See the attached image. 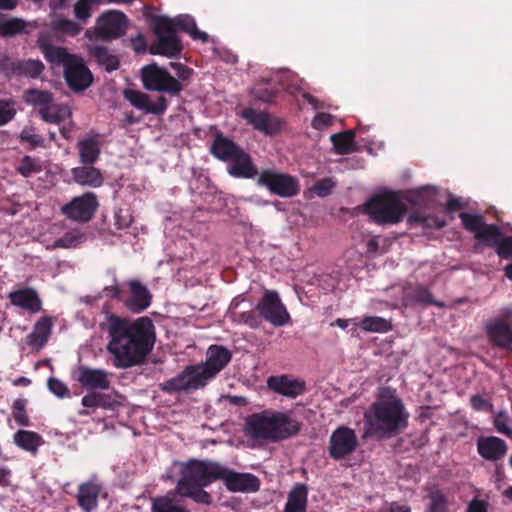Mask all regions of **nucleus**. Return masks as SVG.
Segmentation results:
<instances>
[{"label": "nucleus", "instance_id": "9b49d317", "mask_svg": "<svg viewBox=\"0 0 512 512\" xmlns=\"http://www.w3.org/2000/svg\"><path fill=\"white\" fill-rule=\"evenodd\" d=\"M142 82L146 89L175 94L179 92V82L165 69L156 64H149L142 68Z\"/></svg>", "mask_w": 512, "mask_h": 512}, {"label": "nucleus", "instance_id": "f8f14e48", "mask_svg": "<svg viewBox=\"0 0 512 512\" xmlns=\"http://www.w3.org/2000/svg\"><path fill=\"white\" fill-rule=\"evenodd\" d=\"M358 446V438L353 429L347 426L336 428L329 439V455L339 461L351 455Z\"/></svg>", "mask_w": 512, "mask_h": 512}, {"label": "nucleus", "instance_id": "5fc2aeb1", "mask_svg": "<svg viewBox=\"0 0 512 512\" xmlns=\"http://www.w3.org/2000/svg\"><path fill=\"white\" fill-rule=\"evenodd\" d=\"M510 418L506 412H499L494 418V426L497 431L512 439V428L508 423Z\"/></svg>", "mask_w": 512, "mask_h": 512}, {"label": "nucleus", "instance_id": "f03ea898", "mask_svg": "<svg viewBox=\"0 0 512 512\" xmlns=\"http://www.w3.org/2000/svg\"><path fill=\"white\" fill-rule=\"evenodd\" d=\"M408 417L400 398L376 401L364 414L366 434L379 440L392 438L408 426Z\"/></svg>", "mask_w": 512, "mask_h": 512}, {"label": "nucleus", "instance_id": "7c9ffc66", "mask_svg": "<svg viewBox=\"0 0 512 512\" xmlns=\"http://www.w3.org/2000/svg\"><path fill=\"white\" fill-rule=\"evenodd\" d=\"M52 325L53 321L51 317L45 316L39 319L32 333L28 336V344L36 349L42 348L51 335Z\"/></svg>", "mask_w": 512, "mask_h": 512}, {"label": "nucleus", "instance_id": "0eeeda50", "mask_svg": "<svg viewBox=\"0 0 512 512\" xmlns=\"http://www.w3.org/2000/svg\"><path fill=\"white\" fill-rule=\"evenodd\" d=\"M459 218L464 229L473 233L474 238L478 241L475 248L479 245L497 248L502 233L496 224H487L481 214L461 212Z\"/></svg>", "mask_w": 512, "mask_h": 512}, {"label": "nucleus", "instance_id": "79ce46f5", "mask_svg": "<svg viewBox=\"0 0 512 512\" xmlns=\"http://www.w3.org/2000/svg\"><path fill=\"white\" fill-rule=\"evenodd\" d=\"M229 316L233 322L247 325L250 328H257L261 324L259 312L257 313L254 310L238 313L233 311L232 307H230Z\"/></svg>", "mask_w": 512, "mask_h": 512}, {"label": "nucleus", "instance_id": "f3484780", "mask_svg": "<svg viewBox=\"0 0 512 512\" xmlns=\"http://www.w3.org/2000/svg\"><path fill=\"white\" fill-rule=\"evenodd\" d=\"M211 471L209 461L194 459V502L202 504L211 503V495L203 490L204 486H208L216 481Z\"/></svg>", "mask_w": 512, "mask_h": 512}, {"label": "nucleus", "instance_id": "2f4dec72", "mask_svg": "<svg viewBox=\"0 0 512 512\" xmlns=\"http://www.w3.org/2000/svg\"><path fill=\"white\" fill-rule=\"evenodd\" d=\"M240 149L241 147L235 142L221 134L216 135L210 148L211 153L223 162H226V159L231 156H235V153H239Z\"/></svg>", "mask_w": 512, "mask_h": 512}, {"label": "nucleus", "instance_id": "603ef678", "mask_svg": "<svg viewBox=\"0 0 512 512\" xmlns=\"http://www.w3.org/2000/svg\"><path fill=\"white\" fill-rule=\"evenodd\" d=\"M132 221L133 217L130 208L121 207L115 211L114 226L118 231H122L129 228Z\"/></svg>", "mask_w": 512, "mask_h": 512}, {"label": "nucleus", "instance_id": "13d9d810", "mask_svg": "<svg viewBox=\"0 0 512 512\" xmlns=\"http://www.w3.org/2000/svg\"><path fill=\"white\" fill-rule=\"evenodd\" d=\"M20 139L32 147L43 146L44 143L43 138L36 134L33 128H24L20 133Z\"/></svg>", "mask_w": 512, "mask_h": 512}, {"label": "nucleus", "instance_id": "680f3d73", "mask_svg": "<svg viewBox=\"0 0 512 512\" xmlns=\"http://www.w3.org/2000/svg\"><path fill=\"white\" fill-rule=\"evenodd\" d=\"M334 117L331 114L320 112L312 120V127L316 130H324L333 124Z\"/></svg>", "mask_w": 512, "mask_h": 512}, {"label": "nucleus", "instance_id": "338daca9", "mask_svg": "<svg viewBox=\"0 0 512 512\" xmlns=\"http://www.w3.org/2000/svg\"><path fill=\"white\" fill-rule=\"evenodd\" d=\"M488 502L474 498L467 506L466 512H488Z\"/></svg>", "mask_w": 512, "mask_h": 512}, {"label": "nucleus", "instance_id": "0e129e2a", "mask_svg": "<svg viewBox=\"0 0 512 512\" xmlns=\"http://www.w3.org/2000/svg\"><path fill=\"white\" fill-rule=\"evenodd\" d=\"M193 37H194V41L196 40H199L201 41L202 43H210L211 44V52H212V55H216V41L214 39H210V36L204 32V31H201L196 23L194 22V30H193Z\"/></svg>", "mask_w": 512, "mask_h": 512}, {"label": "nucleus", "instance_id": "cd10ccee", "mask_svg": "<svg viewBox=\"0 0 512 512\" xmlns=\"http://www.w3.org/2000/svg\"><path fill=\"white\" fill-rule=\"evenodd\" d=\"M71 175L74 182L80 186L97 188L103 183L100 170L91 165L84 164V166L75 167L71 170Z\"/></svg>", "mask_w": 512, "mask_h": 512}, {"label": "nucleus", "instance_id": "c03bdc74", "mask_svg": "<svg viewBox=\"0 0 512 512\" xmlns=\"http://www.w3.org/2000/svg\"><path fill=\"white\" fill-rule=\"evenodd\" d=\"M192 384V366H187L183 374L173 378L163 385V389L168 391L185 390Z\"/></svg>", "mask_w": 512, "mask_h": 512}, {"label": "nucleus", "instance_id": "4d7b16f0", "mask_svg": "<svg viewBox=\"0 0 512 512\" xmlns=\"http://www.w3.org/2000/svg\"><path fill=\"white\" fill-rule=\"evenodd\" d=\"M495 251L501 259L512 260V236L501 237Z\"/></svg>", "mask_w": 512, "mask_h": 512}, {"label": "nucleus", "instance_id": "69168bd1", "mask_svg": "<svg viewBox=\"0 0 512 512\" xmlns=\"http://www.w3.org/2000/svg\"><path fill=\"white\" fill-rule=\"evenodd\" d=\"M82 405L90 408L104 406L103 396L97 393H89L82 398Z\"/></svg>", "mask_w": 512, "mask_h": 512}, {"label": "nucleus", "instance_id": "aec40b11", "mask_svg": "<svg viewBox=\"0 0 512 512\" xmlns=\"http://www.w3.org/2000/svg\"><path fill=\"white\" fill-rule=\"evenodd\" d=\"M227 171L234 178L252 179L258 175V169L253 163L251 156L242 148L235 156L226 159Z\"/></svg>", "mask_w": 512, "mask_h": 512}, {"label": "nucleus", "instance_id": "a19ab883", "mask_svg": "<svg viewBox=\"0 0 512 512\" xmlns=\"http://www.w3.org/2000/svg\"><path fill=\"white\" fill-rule=\"evenodd\" d=\"M51 28L55 33L62 35L75 36L81 31V26L76 22L55 16L51 22Z\"/></svg>", "mask_w": 512, "mask_h": 512}, {"label": "nucleus", "instance_id": "a18cd8bd", "mask_svg": "<svg viewBox=\"0 0 512 512\" xmlns=\"http://www.w3.org/2000/svg\"><path fill=\"white\" fill-rule=\"evenodd\" d=\"M219 372H213L212 367L206 363L194 365V390L204 387L210 380L216 377Z\"/></svg>", "mask_w": 512, "mask_h": 512}, {"label": "nucleus", "instance_id": "c756f323", "mask_svg": "<svg viewBox=\"0 0 512 512\" xmlns=\"http://www.w3.org/2000/svg\"><path fill=\"white\" fill-rule=\"evenodd\" d=\"M308 501V487L297 483L289 492L284 512H306Z\"/></svg>", "mask_w": 512, "mask_h": 512}, {"label": "nucleus", "instance_id": "412c9836", "mask_svg": "<svg viewBox=\"0 0 512 512\" xmlns=\"http://www.w3.org/2000/svg\"><path fill=\"white\" fill-rule=\"evenodd\" d=\"M111 373L104 369L80 366L76 372V380L87 389L106 390L110 386Z\"/></svg>", "mask_w": 512, "mask_h": 512}, {"label": "nucleus", "instance_id": "e433bc0d", "mask_svg": "<svg viewBox=\"0 0 512 512\" xmlns=\"http://www.w3.org/2000/svg\"><path fill=\"white\" fill-rule=\"evenodd\" d=\"M365 332L386 333L393 329L392 323L379 316H365L357 324Z\"/></svg>", "mask_w": 512, "mask_h": 512}, {"label": "nucleus", "instance_id": "9d476101", "mask_svg": "<svg viewBox=\"0 0 512 512\" xmlns=\"http://www.w3.org/2000/svg\"><path fill=\"white\" fill-rule=\"evenodd\" d=\"M256 310L261 318L275 327H281L290 321V315L276 291H266L257 303Z\"/></svg>", "mask_w": 512, "mask_h": 512}, {"label": "nucleus", "instance_id": "4468645a", "mask_svg": "<svg viewBox=\"0 0 512 512\" xmlns=\"http://www.w3.org/2000/svg\"><path fill=\"white\" fill-rule=\"evenodd\" d=\"M126 27V16L122 12L113 10L102 14L97 19L95 32L100 38L110 40L121 37Z\"/></svg>", "mask_w": 512, "mask_h": 512}, {"label": "nucleus", "instance_id": "473e14b6", "mask_svg": "<svg viewBox=\"0 0 512 512\" xmlns=\"http://www.w3.org/2000/svg\"><path fill=\"white\" fill-rule=\"evenodd\" d=\"M230 350L221 345H211L207 351L206 364L212 367L213 372H220L231 361Z\"/></svg>", "mask_w": 512, "mask_h": 512}, {"label": "nucleus", "instance_id": "8fccbe9b", "mask_svg": "<svg viewBox=\"0 0 512 512\" xmlns=\"http://www.w3.org/2000/svg\"><path fill=\"white\" fill-rule=\"evenodd\" d=\"M437 194V190L433 186H425L417 190L410 199L414 205L428 206Z\"/></svg>", "mask_w": 512, "mask_h": 512}, {"label": "nucleus", "instance_id": "c9c22d12", "mask_svg": "<svg viewBox=\"0 0 512 512\" xmlns=\"http://www.w3.org/2000/svg\"><path fill=\"white\" fill-rule=\"evenodd\" d=\"M84 238V234L79 230H71L66 232L62 237L57 238L55 241L48 240L46 235H44L42 242L48 249L73 248L82 243Z\"/></svg>", "mask_w": 512, "mask_h": 512}, {"label": "nucleus", "instance_id": "58836bf2", "mask_svg": "<svg viewBox=\"0 0 512 512\" xmlns=\"http://www.w3.org/2000/svg\"><path fill=\"white\" fill-rule=\"evenodd\" d=\"M24 100L27 104L38 109V113L42 108H46L53 100V96L49 91L39 89H29L24 93Z\"/></svg>", "mask_w": 512, "mask_h": 512}, {"label": "nucleus", "instance_id": "a211bd4d", "mask_svg": "<svg viewBox=\"0 0 512 512\" xmlns=\"http://www.w3.org/2000/svg\"><path fill=\"white\" fill-rule=\"evenodd\" d=\"M64 75L69 86L75 91L87 89L93 81L90 70L85 66L83 59L78 56L64 69Z\"/></svg>", "mask_w": 512, "mask_h": 512}, {"label": "nucleus", "instance_id": "052dcab7", "mask_svg": "<svg viewBox=\"0 0 512 512\" xmlns=\"http://www.w3.org/2000/svg\"><path fill=\"white\" fill-rule=\"evenodd\" d=\"M334 186L335 183L330 178H323L314 184L313 191L319 197H326L331 194Z\"/></svg>", "mask_w": 512, "mask_h": 512}, {"label": "nucleus", "instance_id": "4be33fe9", "mask_svg": "<svg viewBox=\"0 0 512 512\" xmlns=\"http://www.w3.org/2000/svg\"><path fill=\"white\" fill-rule=\"evenodd\" d=\"M38 45L45 59L53 66H62L65 69L76 57L65 48L52 45L44 32L39 35Z\"/></svg>", "mask_w": 512, "mask_h": 512}, {"label": "nucleus", "instance_id": "ea45409f", "mask_svg": "<svg viewBox=\"0 0 512 512\" xmlns=\"http://www.w3.org/2000/svg\"><path fill=\"white\" fill-rule=\"evenodd\" d=\"M90 53L101 66L105 67L107 71L116 70L119 66V59L117 56L112 54L105 47L95 46L91 48Z\"/></svg>", "mask_w": 512, "mask_h": 512}, {"label": "nucleus", "instance_id": "864d4df0", "mask_svg": "<svg viewBox=\"0 0 512 512\" xmlns=\"http://www.w3.org/2000/svg\"><path fill=\"white\" fill-rule=\"evenodd\" d=\"M17 170L24 177H30L32 174L40 171V166L35 159L26 156L18 165Z\"/></svg>", "mask_w": 512, "mask_h": 512}, {"label": "nucleus", "instance_id": "2eb2a0df", "mask_svg": "<svg viewBox=\"0 0 512 512\" xmlns=\"http://www.w3.org/2000/svg\"><path fill=\"white\" fill-rule=\"evenodd\" d=\"M485 334L492 347L512 353V324L502 319H489Z\"/></svg>", "mask_w": 512, "mask_h": 512}, {"label": "nucleus", "instance_id": "49530a36", "mask_svg": "<svg viewBox=\"0 0 512 512\" xmlns=\"http://www.w3.org/2000/svg\"><path fill=\"white\" fill-rule=\"evenodd\" d=\"M102 2L112 3V0H78L74 5L76 18L85 23L91 17L92 6Z\"/></svg>", "mask_w": 512, "mask_h": 512}, {"label": "nucleus", "instance_id": "de8ad7c7", "mask_svg": "<svg viewBox=\"0 0 512 512\" xmlns=\"http://www.w3.org/2000/svg\"><path fill=\"white\" fill-rule=\"evenodd\" d=\"M430 504L427 512H447L446 495L438 488L429 493Z\"/></svg>", "mask_w": 512, "mask_h": 512}, {"label": "nucleus", "instance_id": "1a4fd4ad", "mask_svg": "<svg viewBox=\"0 0 512 512\" xmlns=\"http://www.w3.org/2000/svg\"><path fill=\"white\" fill-rule=\"evenodd\" d=\"M211 472L216 480H223L231 492H255L260 487V480L250 473H238L217 463L210 462Z\"/></svg>", "mask_w": 512, "mask_h": 512}, {"label": "nucleus", "instance_id": "6e6d98bb", "mask_svg": "<svg viewBox=\"0 0 512 512\" xmlns=\"http://www.w3.org/2000/svg\"><path fill=\"white\" fill-rule=\"evenodd\" d=\"M20 70L30 77H37L44 70V65L40 60L30 59L20 64Z\"/></svg>", "mask_w": 512, "mask_h": 512}, {"label": "nucleus", "instance_id": "393cba45", "mask_svg": "<svg viewBox=\"0 0 512 512\" xmlns=\"http://www.w3.org/2000/svg\"><path fill=\"white\" fill-rule=\"evenodd\" d=\"M130 296L125 301L126 307L132 312L139 313L148 308L151 304L149 290L139 281L132 280L128 283Z\"/></svg>", "mask_w": 512, "mask_h": 512}, {"label": "nucleus", "instance_id": "b1692460", "mask_svg": "<svg viewBox=\"0 0 512 512\" xmlns=\"http://www.w3.org/2000/svg\"><path fill=\"white\" fill-rule=\"evenodd\" d=\"M124 95L134 107L145 113L162 114L167 108V101L163 96H159L156 101H151L146 94L136 90H126Z\"/></svg>", "mask_w": 512, "mask_h": 512}, {"label": "nucleus", "instance_id": "5701e85b", "mask_svg": "<svg viewBox=\"0 0 512 512\" xmlns=\"http://www.w3.org/2000/svg\"><path fill=\"white\" fill-rule=\"evenodd\" d=\"M102 493V484L92 477L78 487L77 502L84 512H92L98 506V498Z\"/></svg>", "mask_w": 512, "mask_h": 512}, {"label": "nucleus", "instance_id": "dca6fc26", "mask_svg": "<svg viewBox=\"0 0 512 512\" xmlns=\"http://www.w3.org/2000/svg\"><path fill=\"white\" fill-rule=\"evenodd\" d=\"M241 115L255 130L265 135H275L282 129V120L267 112L246 108L242 111Z\"/></svg>", "mask_w": 512, "mask_h": 512}, {"label": "nucleus", "instance_id": "4c0bfd02", "mask_svg": "<svg viewBox=\"0 0 512 512\" xmlns=\"http://www.w3.org/2000/svg\"><path fill=\"white\" fill-rule=\"evenodd\" d=\"M14 443L29 452H36L42 442V438L39 434L27 431L19 430L14 434Z\"/></svg>", "mask_w": 512, "mask_h": 512}, {"label": "nucleus", "instance_id": "a878e982", "mask_svg": "<svg viewBox=\"0 0 512 512\" xmlns=\"http://www.w3.org/2000/svg\"><path fill=\"white\" fill-rule=\"evenodd\" d=\"M478 453L486 460H500L507 451L506 442L498 437L480 438L477 442Z\"/></svg>", "mask_w": 512, "mask_h": 512}, {"label": "nucleus", "instance_id": "ddd939ff", "mask_svg": "<svg viewBox=\"0 0 512 512\" xmlns=\"http://www.w3.org/2000/svg\"><path fill=\"white\" fill-rule=\"evenodd\" d=\"M98 207V200L94 193L87 192L74 197L62 207V212L70 219L79 222L89 221Z\"/></svg>", "mask_w": 512, "mask_h": 512}, {"label": "nucleus", "instance_id": "e2e57ef3", "mask_svg": "<svg viewBox=\"0 0 512 512\" xmlns=\"http://www.w3.org/2000/svg\"><path fill=\"white\" fill-rule=\"evenodd\" d=\"M48 388L55 396L63 398L69 395L67 386L57 378H49Z\"/></svg>", "mask_w": 512, "mask_h": 512}, {"label": "nucleus", "instance_id": "3c124183", "mask_svg": "<svg viewBox=\"0 0 512 512\" xmlns=\"http://www.w3.org/2000/svg\"><path fill=\"white\" fill-rule=\"evenodd\" d=\"M413 300L423 305H434L437 307H442L443 303L434 300L432 293L430 290L422 285L415 287L412 294Z\"/></svg>", "mask_w": 512, "mask_h": 512}, {"label": "nucleus", "instance_id": "6ab92c4d", "mask_svg": "<svg viewBox=\"0 0 512 512\" xmlns=\"http://www.w3.org/2000/svg\"><path fill=\"white\" fill-rule=\"evenodd\" d=\"M267 386L273 392L292 399L302 395L306 388L304 381L286 374L270 376L267 379Z\"/></svg>", "mask_w": 512, "mask_h": 512}, {"label": "nucleus", "instance_id": "39448f33", "mask_svg": "<svg viewBox=\"0 0 512 512\" xmlns=\"http://www.w3.org/2000/svg\"><path fill=\"white\" fill-rule=\"evenodd\" d=\"M154 30L156 38L149 47L150 54L161 55L168 58L175 57L180 54L182 46L177 36L179 30H187L192 34L184 24L182 17L171 19L168 17H158L155 20Z\"/></svg>", "mask_w": 512, "mask_h": 512}, {"label": "nucleus", "instance_id": "09e8293b", "mask_svg": "<svg viewBox=\"0 0 512 512\" xmlns=\"http://www.w3.org/2000/svg\"><path fill=\"white\" fill-rule=\"evenodd\" d=\"M279 89L275 87H267L265 85H257L250 90V95L262 102L271 103L277 97Z\"/></svg>", "mask_w": 512, "mask_h": 512}, {"label": "nucleus", "instance_id": "774afa93", "mask_svg": "<svg viewBox=\"0 0 512 512\" xmlns=\"http://www.w3.org/2000/svg\"><path fill=\"white\" fill-rule=\"evenodd\" d=\"M471 406L474 410L484 411L489 407V402L479 394L473 395L470 399Z\"/></svg>", "mask_w": 512, "mask_h": 512}, {"label": "nucleus", "instance_id": "6e6552de", "mask_svg": "<svg viewBox=\"0 0 512 512\" xmlns=\"http://www.w3.org/2000/svg\"><path fill=\"white\" fill-rule=\"evenodd\" d=\"M257 184L282 198H292L300 192V183L295 176L271 169H265L259 174Z\"/></svg>", "mask_w": 512, "mask_h": 512}, {"label": "nucleus", "instance_id": "72a5a7b5", "mask_svg": "<svg viewBox=\"0 0 512 512\" xmlns=\"http://www.w3.org/2000/svg\"><path fill=\"white\" fill-rule=\"evenodd\" d=\"M72 112L68 105L55 103L54 100L46 108L40 111V117L47 123L58 124L71 116Z\"/></svg>", "mask_w": 512, "mask_h": 512}, {"label": "nucleus", "instance_id": "423d86ee", "mask_svg": "<svg viewBox=\"0 0 512 512\" xmlns=\"http://www.w3.org/2000/svg\"><path fill=\"white\" fill-rule=\"evenodd\" d=\"M365 211L379 225L397 224L407 213V206L397 192L385 191L365 203Z\"/></svg>", "mask_w": 512, "mask_h": 512}, {"label": "nucleus", "instance_id": "37998d69", "mask_svg": "<svg viewBox=\"0 0 512 512\" xmlns=\"http://www.w3.org/2000/svg\"><path fill=\"white\" fill-rule=\"evenodd\" d=\"M26 23L19 18H7L0 13V35L11 36L24 31Z\"/></svg>", "mask_w": 512, "mask_h": 512}, {"label": "nucleus", "instance_id": "c85d7f7f", "mask_svg": "<svg viewBox=\"0 0 512 512\" xmlns=\"http://www.w3.org/2000/svg\"><path fill=\"white\" fill-rule=\"evenodd\" d=\"M80 162L86 165L94 164L100 155V142L97 136L87 135L78 144Z\"/></svg>", "mask_w": 512, "mask_h": 512}, {"label": "nucleus", "instance_id": "7ed1b4c3", "mask_svg": "<svg viewBox=\"0 0 512 512\" xmlns=\"http://www.w3.org/2000/svg\"><path fill=\"white\" fill-rule=\"evenodd\" d=\"M245 430L253 439L279 442L297 435L301 423L288 412L265 409L246 419Z\"/></svg>", "mask_w": 512, "mask_h": 512}, {"label": "nucleus", "instance_id": "20e7f679", "mask_svg": "<svg viewBox=\"0 0 512 512\" xmlns=\"http://www.w3.org/2000/svg\"><path fill=\"white\" fill-rule=\"evenodd\" d=\"M166 477L177 480L176 490L154 498L152 512H189L186 502L192 497V460L174 462Z\"/></svg>", "mask_w": 512, "mask_h": 512}, {"label": "nucleus", "instance_id": "f257e3e1", "mask_svg": "<svg viewBox=\"0 0 512 512\" xmlns=\"http://www.w3.org/2000/svg\"><path fill=\"white\" fill-rule=\"evenodd\" d=\"M103 328L109 335L107 351L116 368L126 369L140 364L153 348L155 328L148 317L130 321L111 314Z\"/></svg>", "mask_w": 512, "mask_h": 512}, {"label": "nucleus", "instance_id": "bb28decb", "mask_svg": "<svg viewBox=\"0 0 512 512\" xmlns=\"http://www.w3.org/2000/svg\"><path fill=\"white\" fill-rule=\"evenodd\" d=\"M11 303L17 307L37 313L41 310V300L35 290L22 288L12 291L8 295Z\"/></svg>", "mask_w": 512, "mask_h": 512}, {"label": "nucleus", "instance_id": "f704fd0d", "mask_svg": "<svg viewBox=\"0 0 512 512\" xmlns=\"http://www.w3.org/2000/svg\"><path fill=\"white\" fill-rule=\"evenodd\" d=\"M334 151L339 155H346L357 150L355 144V132L346 130L341 133H335L330 136Z\"/></svg>", "mask_w": 512, "mask_h": 512}, {"label": "nucleus", "instance_id": "bf43d9fd", "mask_svg": "<svg viewBox=\"0 0 512 512\" xmlns=\"http://www.w3.org/2000/svg\"><path fill=\"white\" fill-rule=\"evenodd\" d=\"M15 114L14 103L7 100H0V126L9 122Z\"/></svg>", "mask_w": 512, "mask_h": 512}]
</instances>
